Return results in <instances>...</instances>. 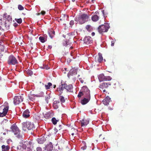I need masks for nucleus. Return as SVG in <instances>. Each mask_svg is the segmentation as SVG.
Here are the masks:
<instances>
[{"label":"nucleus","mask_w":151,"mask_h":151,"mask_svg":"<svg viewBox=\"0 0 151 151\" xmlns=\"http://www.w3.org/2000/svg\"><path fill=\"white\" fill-rule=\"evenodd\" d=\"M111 85V83H104L100 85L99 88L101 89L107 88L109 86Z\"/></svg>","instance_id":"nucleus-10"},{"label":"nucleus","mask_w":151,"mask_h":151,"mask_svg":"<svg viewBox=\"0 0 151 151\" xmlns=\"http://www.w3.org/2000/svg\"><path fill=\"white\" fill-rule=\"evenodd\" d=\"M10 129H11V130L10 131V132L11 131L14 135H17V133L20 131L15 124L12 125L10 127Z\"/></svg>","instance_id":"nucleus-6"},{"label":"nucleus","mask_w":151,"mask_h":151,"mask_svg":"<svg viewBox=\"0 0 151 151\" xmlns=\"http://www.w3.org/2000/svg\"><path fill=\"white\" fill-rule=\"evenodd\" d=\"M77 69L75 67L72 68L70 71L71 75H75L77 74Z\"/></svg>","instance_id":"nucleus-19"},{"label":"nucleus","mask_w":151,"mask_h":151,"mask_svg":"<svg viewBox=\"0 0 151 151\" xmlns=\"http://www.w3.org/2000/svg\"><path fill=\"white\" fill-rule=\"evenodd\" d=\"M74 24V21L73 20H71L70 22V25L72 26Z\"/></svg>","instance_id":"nucleus-45"},{"label":"nucleus","mask_w":151,"mask_h":151,"mask_svg":"<svg viewBox=\"0 0 151 151\" xmlns=\"http://www.w3.org/2000/svg\"><path fill=\"white\" fill-rule=\"evenodd\" d=\"M71 60L70 59H68L67 60V62L68 63H70L71 62Z\"/></svg>","instance_id":"nucleus-53"},{"label":"nucleus","mask_w":151,"mask_h":151,"mask_svg":"<svg viewBox=\"0 0 151 151\" xmlns=\"http://www.w3.org/2000/svg\"><path fill=\"white\" fill-rule=\"evenodd\" d=\"M65 70H66L67 68H65Z\"/></svg>","instance_id":"nucleus-64"},{"label":"nucleus","mask_w":151,"mask_h":151,"mask_svg":"<svg viewBox=\"0 0 151 151\" xmlns=\"http://www.w3.org/2000/svg\"><path fill=\"white\" fill-rule=\"evenodd\" d=\"M86 148V146H85L84 147H81V149L83 150H85Z\"/></svg>","instance_id":"nucleus-52"},{"label":"nucleus","mask_w":151,"mask_h":151,"mask_svg":"<svg viewBox=\"0 0 151 151\" xmlns=\"http://www.w3.org/2000/svg\"><path fill=\"white\" fill-rule=\"evenodd\" d=\"M111 98L107 96L103 101L104 104L105 105H107L109 104V102L111 101Z\"/></svg>","instance_id":"nucleus-13"},{"label":"nucleus","mask_w":151,"mask_h":151,"mask_svg":"<svg viewBox=\"0 0 151 151\" xmlns=\"http://www.w3.org/2000/svg\"><path fill=\"white\" fill-rule=\"evenodd\" d=\"M73 88V86L71 84L68 85L66 83L62 84L59 87V95H61L63 93L64 89H65V91L67 92L68 91H72Z\"/></svg>","instance_id":"nucleus-1"},{"label":"nucleus","mask_w":151,"mask_h":151,"mask_svg":"<svg viewBox=\"0 0 151 151\" xmlns=\"http://www.w3.org/2000/svg\"><path fill=\"white\" fill-rule=\"evenodd\" d=\"M83 95V92H80L78 95V97H80Z\"/></svg>","instance_id":"nucleus-44"},{"label":"nucleus","mask_w":151,"mask_h":151,"mask_svg":"<svg viewBox=\"0 0 151 151\" xmlns=\"http://www.w3.org/2000/svg\"><path fill=\"white\" fill-rule=\"evenodd\" d=\"M17 135L16 136L18 138L21 139L22 138V134H20V132H19Z\"/></svg>","instance_id":"nucleus-40"},{"label":"nucleus","mask_w":151,"mask_h":151,"mask_svg":"<svg viewBox=\"0 0 151 151\" xmlns=\"http://www.w3.org/2000/svg\"><path fill=\"white\" fill-rule=\"evenodd\" d=\"M57 122L58 120H56L55 118L53 117L52 118V122L53 124H57Z\"/></svg>","instance_id":"nucleus-34"},{"label":"nucleus","mask_w":151,"mask_h":151,"mask_svg":"<svg viewBox=\"0 0 151 151\" xmlns=\"http://www.w3.org/2000/svg\"><path fill=\"white\" fill-rule=\"evenodd\" d=\"M44 116L45 117L46 119H49L52 117V114L51 112H48L45 114Z\"/></svg>","instance_id":"nucleus-24"},{"label":"nucleus","mask_w":151,"mask_h":151,"mask_svg":"<svg viewBox=\"0 0 151 151\" xmlns=\"http://www.w3.org/2000/svg\"><path fill=\"white\" fill-rule=\"evenodd\" d=\"M35 96H36L37 97H39V96L38 95H35L34 94H31L30 95L28 96V97L29 99L32 101H33L34 99V97Z\"/></svg>","instance_id":"nucleus-22"},{"label":"nucleus","mask_w":151,"mask_h":151,"mask_svg":"<svg viewBox=\"0 0 151 151\" xmlns=\"http://www.w3.org/2000/svg\"><path fill=\"white\" fill-rule=\"evenodd\" d=\"M49 34L50 37L52 38L55 35V32L53 30H50L49 32Z\"/></svg>","instance_id":"nucleus-25"},{"label":"nucleus","mask_w":151,"mask_h":151,"mask_svg":"<svg viewBox=\"0 0 151 151\" xmlns=\"http://www.w3.org/2000/svg\"><path fill=\"white\" fill-rule=\"evenodd\" d=\"M40 14H41L40 13H38V14H37V15H40Z\"/></svg>","instance_id":"nucleus-62"},{"label":"nucleus","mask_w":151,"mask_h":151,"mask_svg":"<svg viewBox=\"0 0 151 151\" xmlns=\"http://www.w3.org/2000/svg\"><path fill=\"white\" fill-rule=\"evenodd\" d=\"M79 80L82 83H83L84 82V81L81 78H79Z\"/></svg>","instance_id":"nucleus-50"},{"label":"nucleus","mask_w":151,"mask_h":151,"mask_svg":"<svg viewBox=\"0 0 151 151\" xmlns=\"http://www.w3.org/2000/svg\"><path fill=\"white\" fill-rule=\"evenodd\" d=\"M27 148V145L26 144H22L17 147V149H19L21 150L26 149Z\"/></svg>","instance_id":"nucleus-18"},{"label":"nucleus","mask_w":151,"mask_h":151,"mask_svg":"<svg viewBox=\"0 0 151 151\" xmlns=\"http://www.w3.org/2000/svg\"><path fill=\"white\" fill-rule=\"evenodd\" d=\"M52 47V46L51 45H48V48L49 49H51Z\"/></svg>","instance_id":"nucleus-54"},{"label":"nucleus","mask_w":151,"mask_h":151,"mask_svg":"<svg viewBox=\"0 0 151 151\" xmlns=\"http://www.w3.org/2000/svg\"><path fill=\"white\" fill-rule=\"evenodd\" d=\"M82 90L83 92V95L86 98H91L90 90L86 86H83Z\"/></svg>","instance_id":"nucleus-7"},{"label":"nucleus","mask_w":151,"mask_h":151,"mask_svg":"<svg viewBox=\"0 0 151 151\" xmlns=\"http://www.w3.org/2000/svg\"><path fill=\"white\" fill-rule=\"evenodd\" d=\"M88 121L86 120H83L81 122V126L82 127L86 126L88 123Z\"/></svg>","instance_id":"nucleus-23"},{"label":"nucleus","mask_w":151,"mask_h":151,"mask_svg":"<svg viewBox=\"0 0 151 151\" xmlns=\"http://www.w3.org/2000/svg\"><path fill=\"white\" fill-rule=\"evenodd\" d=\"M17 63L18 61L16 58L12 55H10V64L15 65Z\"/></svg>","instance_id":"nucleus-11"},{"label":"nucleus","mask_w":151,"mask_h":151,"mask_svg":"<svg viewBox=\"0 0 151 151\" xmlns=\"http://www.w3.org/2000/svg\"><path fill=\"white\" fill-rule=\"evenodd\" d=\"M1 28H2V27H1V26L0 25V30L1 29Z\"/></svg>","instance_id":"nucleus-60"},{"label":"nucleus","mask_w":151,"mask_h":151,"mask_svg":"<svg viewBox=\"0 0 151 151\" xmlns=\"http://www.w3.org/2000/svg\"><path fill=\"white\" fill-rule=\"evenodd\" d=\"M105 78V76L103 74H100L98 77V78L100 81H104Z\"/></svg>","instance_id":"nucleus-26"},{"label":"nucleus","mask_w":151,"mask_h":151,"mask_svg":"<svg viewBox=\"0 0 151 151\" xmlns=\"http://www.w3.org/2000/svg\"><path fill=\"white\" fill-rule=\"evenodd\" d=\"M15 21L19 24H21L22 22V19L21 18L19 19H15Z\"/></svg>","instance_id":"nucleus-38"},{"label":"nucleus","mask_w":151,"mask_h":151,"mask_svg":"<svg viewBox=\"0 0 151 151\" xmlns=\"http://www.w3.org/2000/svg\"><path fill=\"white\" fill-rule=\"evenodd\" d=\"M18 8L19 10H23L24 9V7L20 4L18 5Z\"/></svg>","instance_id":"nucleus-39"},{"label":"nucleus","mask_w":151,"mask_h":151,"mask_svg":"<svg viewBox=\"0 0 151 151\" xmlns=\"http://www.w3.org/2000/svg\"><path fill=\"white\" fill-rule=\"evenodd\" d=\"M39 39L40 41L42 43L44 42L46 40L45 38L41 36L39 37Z\"/></svg>","instance_id":"nucleus-37"},{"label":"nucleus","mask_w":151,"mask_h":151,"mask_svg":"<svg viewBox=\"0 0 151 151\" xmlns=\"http://www.w3.org/2000/svg\"><path fill=\"white\" fill-rule=\"evenodd\" d=\"M52 85V84L51 83L49 82L48 83L47 85H45V87L46 89H48L50 88V87Z\"/></svg>","instance_id":"nucleus-32"},{"label":"nucleus","mask_w":151,"mask_h":151,"mask_svg":"<svg viewBox=\"0 0 151 151\" xmlns=\"http://www.w3.org/2000/svg\"><path fill=\"white\" fill-rule=\"evenodd\" d=\"M9 147L8 146H5L3 145L1 147L2 151H6L9 150Z\"/></svg>","instance_id":"nucleus-28"},{"label":"nucleus","mask_w":151,"mask_h":151,"mask_svg":"<svg viewBox=\"0 0 151 151\" xmlns=\"http://www.w3.org/2000/svg\"><path fill=\"white\" fill-rule=\"evenodd\" d=\"M9 109L8 106H2L0 107V110H3V112H0V117H3L5 116L8 112Z\"/></svg>","instance_id":"nucleus-8"},{"label":"nucleus","mask_w":151,"mask_h":151,"mask_svg":"<svg viewBox=\"0 0 151 151\" xmlns=\"http://www.w3.org/2000/svg\"><path fill=\"white\" fill-rule=\"evenodd\" d=\"M46 141V139L44 137H42L38 139L37 142L38 143L40 144L43 143Z\"/></svg>","instance_id":"nucleus-20"},{"label":"nucleus","mask_w":151,"mask_h":151,"mask_svg":"<svg viewBox=\"0 0 151 151\" xmlns=\"http://www.w3.org/2000/svg\"><path fill=\"white\" fill-rule=\"evenodd\" d=\"M26 72L27 74L29 75L30 76H31L33 74V72L32 71L29 70V69H28L26 71Z\"/></svg>","instance_id":"nucleus-35"},{"label":"nucleus","mask_w":151,"mask_h":151,"mask_svg":"<svg viewBox=\"0 0 151 151\" xmlns=\"http://www.w3.org/2000/svg\"><path fill=\"white\" fill-rule=\"evenodd\" d=\"M70 42L69 41V40H68V41H65V43H63V45L65 46L66 47L68 46V45H69V47H70Z\"/></svg>","instance_id":"nucleus-33"},{"label":"nucleus","mask_w":151,"mask_h":151,"mask_svg":"<svg viewBox=\"0 0 151 151\" xmlns=\"http://www.w3.org/2000/svg\"><path fill=\"white\" fill-rule=\"evenodd\" d=\"M109 28V24L107 23L102 25L99 26L98 28V31L100 33H102L104 32H106Z\"/></svg>","instance_id":"nucleus-4"},{"label":"nucleus","mask_w":151,"mask_h":151,"mask_svg":"<svg viewBox=\"0 0 151 151\" xmlns=\"http://www.w3.org/2000/svg\"><path fill=\"white\" fill-rule=\"evenodd\" d=\"M116 83H117V81L115 80L113 81H112V83L114 85V86H115L114 87H116V86H115L116 84Z\"/></svg>","instance_id":"nucleus-42"},{"label":"nucleus","mask_w":151,"mask_h":151,"mask_svg":"<svg viewBox=\"0 0 151 151\" xmlns=\"http://www.w3.org/2000/svg\"><path fill=\"white\" fill-rule=\"evenodd\" d=\"M70 35V34H67L66 35H63V37H64L65 38H66L67 37H68Z\"/></svg>","instance_id":"nucleus-49"},{"label":"nucleus","mask_w":151,"mask_h":151,"mask_svg":"<svg viewBox=\"0 0 151 151\" xmlns=\"http://www.w3.org/2000/svg\"><path fill=\"white\" fill-rule=\"evenodd\" d=\"M24 98L21 96H16L13 99V103L14 105L19 104L23 101Z\"/></svg>","instance_id":"nucleus-5"},{"label":"nucleus","mask_w":151,"mask_h":151,"mask_svg":"<svg viewBox=\"0 0 151 151\" xmlns=\"http://www.w3.org/2000/svg\"><path fill=\"white\" fill-rule=\"evenodd\" d=\"M4 25L5 28L6 30H9V20H5Z\"/></svg>","instance_id":"nucleus-15"},{"label":"nucleus","mask_w":151,"mask_h":151,"mask_svg":"<svg viewBox=\"0 0 151 151\" xmlns=\"http://www.w3.org/2000/svg\"><path fill=\"white\" fill-rule=\"evenodd\" d=\"M40 14L42 15H44L45 14V12L42 11L41 12Z\"/></svg>","instance_id":"nucleus-47"},{"label":"nucleus","mask_w":151,"mask_h":151,"mask_svg":"<svg viewBox=\"0 0 151 151\" xmlns=\"http://www.w3.org/2000/svg\"><path fill=\"white\" fill-rule=\"evenodd\" d=\"M90 99V98H84L81 101V103L83 105L85 104H87Z\"/></svg>","instance_id":"nucleus-17"},{"label":"nucleus","mask_w":151,"mask_h":151,"mask_svg":"<svg viewBox=\"0 0 151 151\" xmlns=\"http://www.w3.org/2000/svg\"><path fill=\"white\" fill-rule=\"evenodd\" d=\"M95 35V33L94 32H92L91 33V35L92 36H94Z\"/></svg>","instance_id":"nucleus-56"},{"label":"nucleus","mask_w":151,"mask_h":151,"mask_svg":"<svg viewBox=\"0 0 151 151\" xmlns=\"http://www.w3.org/2000/svg\"><path fill=\"white\" fill-rule=\"evenodd\" d=\"M50 96L49 95H47L46 96L45 100L47 103H48V100L50 99Z\"/></svg>","instance_id":"nucleus-41"},{"label":"nucleus","mask_w":151,"mask_h":151,"mask_svg":"<svg viewBox=\"0 0 151 151\" xmlns=\"http://www.w3.org/2000/svg\"><path fill=\"white\" fill-rule=\"evenodd\" d=\"M2 19L0 18V23H2Z\"/></svg>","instance_id":"nucleus-57"},{"label":"nucleus","mask_w":151,"mask_h":151,"mask_svg":"<svg viewBox=\"0 0 151 151\" xmlns=\"http://www.w3.org/2000/svg\"><path fill=\"white\" fill-rule=\"evenodd\" d=\"M72 1L73 2H74L75 1V0H72Z\"/></svg>","instance_id":"nucleus-61"},{"label":"nucleus","mask_w":151,"mask_h":151,"mask_svg":"<svg viewBox=\"0 0 151 151\" xmlns=\"http://www.w3.org/2000/svg\"><path fill=\"white\" fill-rule=\"evenodd\" d=\"M18 25V24H17L16 23H15L14 24V27H17Z\"/></svg>","instance_id":"nucleus-55"},{"label":"nucleus","mask_w":151,"mask_h":151,"mask_svg":"<svg viewBox=\"0 0 151 151\" xmlns=\"http://www.w3.org/2000/svg\"><path fill=\"white\" fill-rule=\"evenodd\" d=\"M22 129L24 131L32 129L34 128V125L33 123L29 121L23 122L22 123Z\"/></svg>","instance_id":"nucleus-3"},{"label":"nucleus","mask_w":151,"mask_h":151,"mask_svg":"<svg viewBox=\"0 0 151 151\" xmlns=\"http://www.w3.org/2000/svg\"><path fill=\"white\" fill-rule=\"evenodd\" d=\"M23 116L25 118H27L29 116V110L27 109L25 110L23 113L22 114Z\"/></svg>","instance_id":"nucleus-14"},{"label":"nucleus","mask_w":151,"mask_h":151,"mask_svg":"<svg viewBox=\"0 0 151 151\" xmlns=\"http://www.w3.org/2000/svg\"><path fill=\"white\" fill-rule=\"evenodd\" d=\"M4 19L5 20H9V15L6 13H4L3 16Z\"/></svg>","instance_id":"nucleus-29"},{"label":"nucleus","mask_w":151,"mask_h":151,"mask_svg":"<svg viewBox=\"0 0 151 151\" xmlns=\"http://www.w3.org/2000/svg\"><path fill=\"white\" fill-rule=\"evenodd\" d=\"M34 151H42V149L40 147H38L36 148V150Z\"/></svg>","instance_id":"nucleus-43"},{"label":"nucleus","mask_w":151,"mask_h":151,"mask_svg":"<svg viewBox=\"0 0 151 151\" xmlns=\"http://www.w3.org/2000/svg\"><path fill=\"white\" fill-rule=\"evenodd\" d=\"M115 43V42L114 40H112L111 41V46H114V44Z\"/></svg>","instance_id":"nucleus-48"},{"label":"nucleus","mask_w":151,"mask_h":151,"mask_svg":"<svg viewBox=\"0 0 151 151\" xmlns=\"http://www.w3.org/2000/svg\"><path fill=\"white\" fill-rule=\"evenodd\" d=\"M60 102L59 101H55L54 102L53 106L55 109H57L58 108V104Z\"/></svg>","instance_id":"nucleus-21"},{"label":"nucleus","mask_w":151,"mask_h":151,"mask_svg":"<svg viewBox=\"0 0 151 151\" xmlns=\"http://www.w3.org/2000/svg\"><path fill=\"white\" fill-rule=\"evenodd\" d=\"M59 99L61 104L65 102V99L63 96H60L59 97Z\"/></svg>","instance_id":"nucleus-30"},{"label":"nucleus","mask_w":151,"mask_h":151,"mask_svg":"<svg viewBox=\"0 0 151 151\" xmlns=\"http://www.w3.org/2000/svg\"><path fill=\"white\" fill-rule=\"evenodd\" d=\"M89 18V17L87 14H83L80 15L75 19V20L78 21L79 23L82 24L88 21Z\"/></svg>","instance_id":"nucleus-2"},{"label":"nucleus","mask_w":151,"mask_h":151,"mask_svg":"<svg viewBox=\"0 0 151 151\" xmlns=\"http://www.w3.org/2000/svg\"><path fill=\"white\" fill-rule=\"evenodd\" d=\"M103 60L102 54L101 53H99L98 55L95 57V61L96 62L101 63Z\"/></svg>","instance_id":"nucleus-9"},{"label":"nucleus","mask_w":151,"mask_h":151,"mask_svg":"<svg viewBox=\"0 0 151 151\" xmlns=\"http://www.w3.org/2000/svg\"><path fill=\"white\" fill-rule=\"evenodd\" d=\"M91 38L89 36H86L84 39V42L86 44H89L92 43Z\"/></svg>","instance_id":"nucleus-12"},{"label":"nucleus","mask_w":151,"mask_h":151,"mask_svg":"<svg viewBox=\"0 0 151 151\" xmlns=\"http://www.w3.org/2000/svg\"><path fill=\"white\" fill-rule=\"evenodd\" d=\"M112 78L110 76H105L104 81H109L111 80Z\"/></svg>","instance_id":"nucleus-36"},{"label":"nucleus","mask_w":151,"mask_h":151,"mask_svg":"<svg viewBox=\"0 0 151 151\" xmlns=\"http://www.w3.org/2000/svg\"><path fill=\"white\" fill-rule=\"evenodd\" d=\"M45 147L48 151H51L53 149V145L52 143L50 142L49 144L46 146Z\"/></svg>","instance_id":"nucleus-16"},{"label":"nucleus","mask_w":151,"mask_h":151,"mask_svg":"<svg viewBox=\"0 0 151 151\" xmlns=\"http://www.w3.org/2000/svg\"><path fill=\"white\" fill-rule=\"evenodd\" d=\"M71 134L72 135H73L74 134V133H72Z\"/></svg>","instance_id":"nucleus-63"},{"label":"nucleus","mask_w":151,"mask_h":151,"mask_svg":"<svg viewBox=\"0 0 151 151\" xmlns=\"http://www.w3.org/2000/svg\"><path fill=\"white\" fill-rule=\"evenodd\" d=\"M64 125L63 124H62V125H59V130H62L63 131L65 130L64 129Z\"/></svg>","instance_id":"nucleus-31"},{"label":"nucleus","mask_w":151,"mask_h":151,"mask_svg":"<svg viewBox=\"0 0 151 151\" xmlns=\"http://www.w3.org/2000/svg\"><path fill=\"white\" fill-rule=\"evenodd\" d=\"M91 19L92 21L96 22L99 19V17L97 15H94L92 17Z\"/></svg>","instance_id":"nucleus-27"},{"label":"nucleus","mask_w":151,"mask_h":151,"mask_svg":"<svg viewBox=\"0 0 151 151\" xmlns=\"http://www.w3.org/2000/svg\"><path fill=\"white\" fill-rule=\"evenodd\" d=\"M103 90V92H106V90L105 89H103V90Z\"/></svg>","instance_id":"nucleus-58"},{"label":"nucleus","mask_w":151,"mask_h":151,"mask_svg":"<svg viewBox=\"0 0 151 151\" xmlns=\"http://www.w3.org/2000/svg\"><path fill=\"white\" fill-rule=\"evenodd\" d=\"M91 27V26L90 25H87L86 27V28L88 30H89Z\"/></svg>","instance_id":"nucleus-46"},{"label":"nucleus","mask_w":151,"mask_h":151,"mask_svg":"<svg viewBox=\"0 0 151 151\" xmlns=\"http://www.w3.org/2000/svg\"><path fill=\"white\" fill-rule=\"evenodd\" d=\"M53 88H55L56 87V85H53Z\"/></svg>","instance_id":"nucleus-59"},{"label":"nucleus","mask_w":151,"mask_h":151,"mask_svg":"<svg viewBox=\"0 0 151 151\" xmlns=\"http://www.w3.org/2000/svg\"><path fill=\"white\" fill-rule=\"evenodd\" d=\"M102 136V134H101L99 135V138H100V139H104V137H101V136Z\"/></svg>","instance_id":"nucleus-51"}]
</instances>
